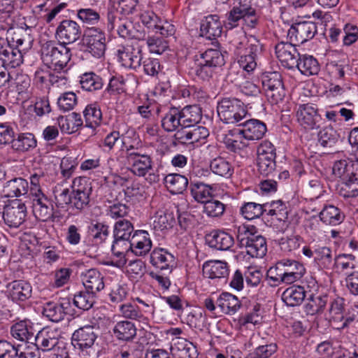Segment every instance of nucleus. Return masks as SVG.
<instances>
[{
    "label": "nucleus",
    "mask_w": 358,
    "mask_h": 358,
    "mask_svg": "<svg viewBox=\"0 0 358 358\" xmlns=\"http://www.w3.org/2000/svg\"><path fill=\"white\" fill-rule=\"evenodd\" d=\"M243 138L242 134H238V129L229 130L223 136L222 142L228 150L236 153L248 146V144L242 140Z\"/></svg>",
    "instance_id": "49530a36"
},
{
    "label": "nucleus",
    "mask_w": 358,
    "mask_h": 358,
    "mask_svg": "<svg viewBox=\"0 0 358 358\" xmlns=\"http://www.w3.org/2000/svg\"><path fill=\"white\" fill-rule=\"evenodd\" d=\"M265 213L270 216H275L276 220L285 222L288 218L286 204L281 200L272 201L264 203Z\"/></svg>",
    "instance_id": "8fccbe9b"
},
{
    "label": "nucleus",
    "mask_w": 358,
    "mask_h": 358,
    "mask_svg": "<svg viewBox=\"0 0 358 358\" xmlns=\"http://www.w3.org/2000/svg\"><path fill=\"white\" fill-rule=\"evenodd\" d=\"M29 189L28 182L22 178H15L8 181L3 191L6 192L8 196H20L27 193Z\"/></svg>",
    "instance_id": "09e8293b"
},
{
    "label": "nucleus",
    "mask_w": 358,
    "mask_h": 358,
    "mask_svg": "<svg viewBox=\"0 0 358 358\" xmlns=\"http://www.w3.org/2000/svg\"><path fill=\"white\" fill-rule=\"evenodd\" d=\"M33 212L36 218L47 222L53 217V205L46 195L32 201Z\"/></svg>",
    "instance_id": "c85d7f7f"
},
{
    "label": "nucleus",
    "mask_w": 358,
    "mask_h": 358,
    "mask_svg": "<svg viewBox=\"0 0 358 358\" xmlns=\"http://www.w3.org/2000/svg\"><path fill=\"white\" fill-rule=\"evenodd\" d=\"M284 284H292L299 280L306 273L304 266L295 260L282 259Z\"/></svg>",
    "instance_id": "5701e85b"
},
{
    "label": "nucleus",
    "mask_w": 358,
    "mask_h": 358,
    "mask_svg": "<svg viewBox=\"0 0 358 358\" xmlns=\"http://www.w3.org/2000/svg\"><path fill=\"white\" fill-rule=\"evenodd\" d=\"M136 331L135 324L129 320L117 322L112 329L113 336L121 341H132L136 336Z\"/></svg>",
    "instance_id": "2f4dec72"
},
{
    "label": "nucleus",
    "mask_w": 358,
    "mask_h": 358,
    "mask_svg": "<svg viewBox=\"0 0 358 358\" xmlns=\"http://www.w3.org/2000/svg\"><path fill=\"white\" fill-rule=\"evenodd\" d=\"M319 217L325 224L336 226L344 221L345 215L338 207L334 205H325L320 211Z\"/></svg>",
    "instance_id": "72a5a7b5"
},
{
    "label": "nucleus",
    "mask_w": 358,
    "mask_h": 358,
    "mask_svg": "<svg viewBox=\"0 0 358 358\" xmlns=\"http://www.w3.org/2000/svg\"><path fill=\"white\" fill-rule=\"evenodd\" d=\"M237 240L240 247L244 248L251 257L262 258L267 252L266 238L261 234L252 233L245 227H238Z\"/></svg>",
    "instance_id": "39448f33"
},
{
    "label": "nucleus",
    "mask_w": 358,
    "mask_h": 358,
    "mask_svg": "<svg viewBox=\"0 0 358 358\" xmlns=\"http://www.w3.org/2000/svg\"><path fill=\"white\" fill-rule=\"evenodd\" d=\"M27 207L21 200L14 199L3 206V219L10 227L17 228L27 217Z\"/></svg>",
    "instance_id": "f8f14e48"
},
{
    "label": "nucleus",
    "mask_w": 358,
    "mask_h": 358,
    "mask_svg": "<svg viewBox=\"0 0 358 358\" xmlns=\"http://www.w3.org/2000/svg\"><path fill=\"white\" fill-rule=\"evenodd\" d=\"M306 296L304 287L294 285L287 288L282 294V299L288 306L300 305Z\"/></svg>",
    "instance_id": "a19ab883"
},
{
    "label": "nucleus",
    "mask_w": 358,
    "mask_h": 358,
    "mask_svg": "<svg viewBox=\"0 0 358 358\" xmlns=\"http://www.w3.org/2000/svg\"><path fill=\"white\" fill-rule=\"evenodd\" d=\"M226 206L217 199H210L203 203V213L210 217H220L225 211Z\"/></svg>",
    "instance_id": "680f3d73"
},
{
    "label": "nucleus",
    "mask_w": 358,
    "mask_h": 358,
    "mask_svg": "<svg viewBox=\"0 0 358 358\" xmlns=\"http://www.w3.org/2000/svg\"><path fill=\"white\" fill-rule=\"evenodd\" d=\"M242 129H238V134H242L243 139L247 141H258L265 135L267 128L263 122L250 119L239 124Z\"/></svg>",
    "instance_id": "aec40b11"
},
{
    "label": "nucleus",
    "mask_w": 358,
    "mask_h": 358,
    "mask_svg": "<svg viewBox=\"0 0 358 358\" xmlns=\"http://www.w3.org/2000/svg\"><path fill=\"white\" fill-rule=\"evenodd\" d=\"M275 157L276 156L260 155L257 157V166L259 172L264 176H269L275 173Z\"/></svg>",
    "instance_id": "338daca9"
},
{
    "label": "nucleus",
    "mask_w": 358,
    "mask_h": 358,
    "mask_svg": "<svg viewBox=\"0 0 358 358\" xmlns=\"http://www.w3.org/2000/svg\"><path fill=\"white\" fill-rule=\"evenodd\" d=\"M164 182L166 188L172 194L182 193L188 185L187 178L179 173H170L165 176Z\"/></svg>",
    "instance_id": "a18cd8bd"
},
{
    "label": "nucleus",
    "mask_w": 358,
    "mask_h": 358,
    "mask_svg": "<svg viewBox=\"0 0 358 358\" xmlns=\"http://www.w3.org/2000/svg\"><path fill=\"white\" fill-rule=\"evenodd\" d=\"M202 270L203 275L210 279L226 278L229 273L227 263L220 260H210L204 262Z\"/></svg>",
    "instance_id": "a878e982"
},
{
    "label": "nucleus",
    "mask_w": 358,
    "mask_h": 358,
    "mask_svg": "<svg viewBox=\"0 0 358 358\" xmlns=\"http://www.w3.org/2000/svg\"><path fill=\"white\" fill-rule=\"evenodd\" d=\"M122 143L125 151L126 159L131 166V172L139 177H144L148 174L147 180L150 182H157L159 176L152 173L153 162L151 156L134 145H128L123 140H122Z\"/></svg>",
    "instance_id": "f03ea898"
},
{
    "label": "nucleus",
    "mask_w": 358,
    "mask_h": 358,
    "mask_svg": "<svg viewBox=\"0 0 358 358\" xmlns=\"http://www.w3.org/2000/svg\"><path fill=\"white\" fill-rule=\"evenodd\" d=\"M85 126L89 128H96L102 122V112L99 104L94 102L87 105L83 110Z\"/></svg>",
    "instance_id": "c03bdc74"
},
{
    "label": "nucleus",
    "mask_w": 358,
    "mask_h": 358,
    "mask_svg": "<svg viewBox=\"0 0 358 358\" xmlns=\"http://www.w3.org/2000/svg\"><path fill=\"white\" fill-rule=\"evenodd\" d=\"M71 206L83 211L89 208L92 187L88 179L85 177L76 178L72 183Z\"/></svg>",
    "instance_id": "9d476101"
},
{
    "label": "nucleus",
    "mask_w": 358,
    "mask_h": 358,
    "mask_svg": "<svg viewBox=\"0 0 358 358\" xmlns=\"http://www.w3.org/2000/svg\"><path fill=\"white\" fill-rule=\"evenodd\" d=\"M42 314L45 317L53 322H59L64 318L57 302L54 301L44 303Z\"/></svg>",
    "instance_id": "052dcab7"
},
{
    "label": "nucleus",
    "mask_w": 358,
    "mask_h": 358,
    "mask_svg": "<svg viewBox=\"0 0 358 358\" xmlns=\"http://www.w3.org/2000/svg\"><path fill=\"white\" fill-rule=\"evenodd\" d=\"M57 122L61 131L66 134L76 132L83 124L80 115L77 113H72L66 116H59Z\"/></svg>",
    "instance_id": "ea45409f"
},
{
    "label": "nucleus",
    "mask_w": 358,
    "mask_h": 358,
    "mask_svg": "<svg viewBox=\"0 0 358 358\" xmlns=\"http://www.w3.org/2000/svg\"><path fill=\"white\" fill-rule=\"evenodd\" d=\"M97 335L92 326L87 325L76 330L72 334L71 343L83 356L95 353L94 343Z\"/></svg>",
    "instance_id": "1a4fd4ad"
},
{
    "label": "nucleus",
    "mask_w": 358,
    "mask_h": 358,
    "mask_svg": "<svg viewBox=\"0 0 358 358\" xmlns=\"http://www.w3.org/2000/svg\"><path fill=\"white\" fill-rule=\"evenodd\" d=\"M212 188L203 182H194L190 183V191L193 198L198 202L204 203L211 196Z\"/></svg>",
    "instance_id": "4d7b16f0"
},
{
    "label": "nucleus",
    "mask_w": 358,
    "mask_h": 358,
    "mask_svg": "<svg viewBox=\"0 0 358 358\" xmlns=\"http://www.w3.org/2000/svg\"><path fill=\"white\" fill-rule=\"evenodd\" d=\"M210 170L216 176L224 178H231L234 173V167L231 161L223 157H217L210 162Z\"/></svg>",
    "instance_id": "c9c22d12"
},
{
    "label": "nucleus",
    "mask_w": 358,
    "mask_h": 358,
    "mask_svg": "<svg viewBox=\"0 0 358 358\" xmlns=\"http://www.w3.org/2000/svg\"><path fill=\"white\" fill-rule=\"evenodd\" d=\"M82 34L80 24L70 19L62 20L55 30V37L58 42L65 45L71 44L78 41Z\"/></svg>",
    "instance_id": "ddd939ff"
},
{
    "label": "nucleus",
    "mask_w": 358,
    "mask_h": 358,
    "mask_svg": "<svg viewBox=\"0 0 358 358\" xmlns=\"http://www.w3.org/2000/svg\"><path fill=\"white\" fill-rule=\"evenodd\" d=\"M89 231L96 243H103L109 236V227L101 222L92 223Z\"/></svg>",
    "instance_id": "0e129e2a"
},
{
    "label": "nucleus",
    "mask_w": 358,
    "mask_h": 358,
    "mask_svg": "<svg viewBox=\"0 0 358 358\" xmlns=\"http://www.w3.org/2000/svg\"><path fill=\"white\" fill-rule=\"evenodd\" d=\"M201 35L209 40L220 37L222 31V24L217 15L206 16L201 22L200 27Z\"/></svg>",
    "instance_id": "393cba45"
},
{
    "label": "nucleus",
    "mask_w": 358,
    "mask_h": 358,
    "mask_svg": "<svg viewBox=\"0 0 358 358\" xmlns=\"http://www.w3.org/2000/svg\"><path fill=\"white\" fill-rule=\"evenodd\" d=\"M11 336L21 342L29 343L34 338V328L28 320H22L14 323L10 329Z\"/></svg>",
    "instance_id": "cd10ccee"
},
{
    "label": "nucleus",
    "mask_w": 358,
    "mask_h": 358,
    "mask_svg": "<svg viewBox=\"0 0 358 358\" xmlns=\"http://www.w3.org/2000/svg\"><path fill=\"white\" fill-rule=\"evenodd\" d=\"M294 42L281 41L275 46V52L282 65L287 69L295 68L300 54L295 48Z\"/></svg>",
    "instance_id": "dca6fc26"
},
{
    "label": "nucleus",
    "mask_w": 358,
    "mask_h": 358,
    "mask_svg": "<svg viewBox=\"0 0 358 358\" xmlns=\"http://www.w3.org/2000/svg\"><path fill=\"white\" fill-rule=\"evenodd\" d=\"M80 78L81 87L85 91L96 92L103 87L102 78L94 72L85 73Z\"/></svg>",
    "instance_id": "3c124183"
},
{
    "label": "nucleus",
    "mask_w": 358,
    "mask_h": 358,
    "mask_svg": "<svg viewBox=\"0 0 358 358\" xmlns=\"http://www.w3.org/2000/svg\"><path fill=\"white\" fill-rule=\"evenodd\" d=\"M60 332L56 328L45 327L34 336L35 346L42 351H50L58 343Z\"/></svg>",
    "instance_id": "6ab92c4d"
},
{
    "label": "nucleus",
    "mask_w": 358,
    "mask_h": 358,
    "mask_svg": "<svg viewBox=\"0 0 358 358\" xmlns=\"http://www.w3.org/2000/svg\"><path fill=\"white\" fill-rule=\"evenodd\" d=\"M134 232L132 223L125 219L120 220L115 222L113 227V237L117 238H131Z\"/></svg>",
    "instance_id": "bf43d9fd"
},
{
    "label": "nucleus",
    "mask_w": 358,
    "mask_h": 358,
    "mask_svg": "<svg viewBox=\"0 0 358 358\" xmlns=\"http://www.w3.org/2000/svg\"><path fill=\"white\" fill-rule=\"evenodd\" d=\"M96 294L88 290L76 293L73 298V303L78 308L84 311L89 310L95 303Z\"/></svg>",
    "instance_id": "864d4df0"
},
{
    "label": "nucleus",
    "mask_w": 358,
    "mask_h": 358,
    "mask_svg": "<svg viewBox=\"0 0 358 358\" xmlns=\"http://www.w3.org/2000/svg\"><path fill=\"white\" fill-rule=\"evenodd\" d=\"M343 299H337L331 303L329 308L330 321L335 328L340 329L346 327L352 321L350 317L345 318L343 314Z\"/></svg>",
    "instance_id": "bb28decb"
},
{
    "label": "nucleus",
    "mask_w": 358,
    "mask_h": 358,
    "mask_svg": "<svg viewBox=\"0 0 358 358\" xmlns=\"http://www.w3.org/2000/svg\"><path fill=\"white\" fill-rule=\"evenodd\" d=\"M317 137L321 146L331 148L337 143L340 136L332 127H326L319 131Z\"/></svg>",
    "instance_id": "5fc2aeb1"
},
{
    "label": "nucleus",
    "mask_w": 358,
    "mask_h": 358,
    "mask_svg": "<svg viewBox=\"0 0 358 358\" xmlns=\"http://www.w3.org/2000/svg\"><path fill=\"white\" fill-rule=\"evenodd\" d=\"M206 241L210 248L217 250H229L234 244L231 235L220 230H214L206 236Z\"/></svg>",
    "instance_id": "b1692460"
},
{
    "label": "nucleus",
    "mask_w": 358,
    "mask_h": 358,
    "mask_svg": "<svg viewBox=\"0 0 358 358\" xmlns=\"http://www.w3.org/2000/svg\"><path fill=\"white\" fill-rule=\"evenodd\" d=\"M327 303V295L310 293L308 295L307 301L304 305V311L310 315H320L324 311Z\"/></svg>",
    "instance_id": "f704fd0d"
},
{
    "label": "nucleus",
    "mask_w": 358,
    "mask_h": 358,
    "mask_svg": "<svg viewBox=\"0 0 358 358\" xmlns=\"http://www.w3.org/2000/svg\"><path fill=\"white\" fill-rule=\"evenodd\" d=\"M216 305L222 313L228 315L236 313L241 308L238 297L229 292H222L217 298Z\"/></svg>",
    "instance_id": "e433bc0d"
},
{
    "label": "nucleus",
    "mask_w": 358,
    "mask_h": 358,
    "mask_svg": "<svg viewBox=\"0 0 358 358\" xmlns=\"http://www.w3.org/2000/svg\"><path fill=\"white\" fill-rule=\"evenodd\" d=\"M295 67L306 76L317 75L320 70L318 61L313 56L306 54L300 55Z\"/></svg>",
    "instance_id": "58836bf2"
},
{
    "label": "nucleus",
    "mask_w": 358,
    "mask_h": 358,
    "mask_svg": "<svg viewBox=\"0 0 358 358\" xmlns=\"http://www.w3.org/2000/svg\"><path fill=\"white\" fill-rule=\"evenodd\" d=\"M355 169L356 171L358 169V162H354L348 159H341L334 164L332 171L334 175L343 181L356 174Z\"/></svg>",
    "instance_id": "79ce46f5"
},
{
    "label": "nucleus",
    "mask_w": 358,
    "mask_h": 358,
    "mask_svg": "<svg viewBox=\"0 0 358 358\" xmlns=\"http://www.w3.org/2000/svg\"><path fill=\"white\" fill-rule=\"evenodd\" d=\"M317 33V26L312 22H300L291 26L287 31V38L292 42L303 44L312 39Z\"/></svg>",
    "instance_id": "4468645a"
},
{
    "label": "nucleus",
    "mask_w": 358,
    "mask_h": 358,
    "mask_svg": "<svg viewBox=\"0 0 358 358\" xmlns=\"http://www.w3.org/2000/svg\"><path fill=\"white\" fill-rule=\"evenodd\" d=\"M29 29L17 28L8 32L10 36L0 38V61L6 68H15L23 62V54L29 50L33 38L28 32Z\"/></svg>",
    "instance_id": "f257e3e1"
},
{
    "label": "nucleus",
    "mask_w": 358,
    "mask_h": 358,
    "mask_svg": "<svg viewBox=\"0 0 358 358\" xmlns=\"http://www.w3.org/2000/svg\"><path fill=\"white\" fill-rule=\"evenodd\" d=\"M12 148L17 152H25L36 147L37 141L31 133H22L17 135V138L11 139Z\"/></svg>",
    "instance_id": "37998d69"
},
{
    "label": "nucleus",
    "mask_w": 358,
    "mask_h": 358,
    "mask_svg": "<svg viewBox=\"0 0 358 358\" xmlns=\"http://www.w3.org/2000/svg\"><path fill=\"white\" fill-rule=\"evenodd\" d=\"M302 253L308 258H313V262L319 269H329L332 265V250L329 247L317 246L312 250L310 247L304 246Z\"/></svg>",
    "instance_id": "a211bd4d"
},
{
    "label": "nucleus",
    "mask_w": 358,
    "mask_h": 358,
    "mask_svg": "<svg viewBox=\"0 0 358 358\" xmlns=\"http://www.w3.org/2000/svg\"><path fill=\"white\" fill-rule=\"evenodd\" d=\"M358 173L341 182L337 187L339 195L343 198L358 196Z\"/></svg>",
    "instance_id": "de8ad7c7"
},
{
    "label": "nucleus",
    "mask_w": 358,
    "mask_h": 358,
    "mask_svg": "<svg viewBox=\"0 0 358 358\" xmlns=\"http://www.w3.org/2000/svg\"><path fill=\"white\" fill-rule=\"evenodd\" d=\"M174 256L164 248L154 249L150 257L151 264L160 271L171 273L174 264Z\"/></svg>",
    "instance_id": "4be33fe9"
},
{
    "label": "nucleus",
    "mask_w": 358,
    "mask_h": 358,
    "mask_svg": "<svg viewBox=\"0 0 358 358\" xmlns=\"http://www.w3.org/2000/svg\"><path fill=\"white\" fill-rule=\"evenodd\" d=\"M195 74L203 80L212 77L214 69L223 66L225 63L224 55L216 49H208L195 56Z\"/></svg>",
    "instance_id": "20e7f679"
},
{
    "label": "nucleus",
    "mask_w": 358,
    "mask_h": 358,
    "mask_svg": "<svg viewBox=\"0 0 358 358\" xmlns=\"http://www.w3.org/2000/svg\"><path fill=\"white\" fill-rule=\"evenodd\" d=\"M152 248V241L146 231H136L131 237V252L136 255H146Z\"/></svg>",
    "instance_id": "c756f323"
},
{
    "label": "nucleus",
    "mask_w": 358,
    "mask_h": 358,
    "mask_svg": "<svg viewBox=\"0 0 358 358\" xmlns=\"http://www.w3.org/2000/svg\"><path fill=\"white\" fill-rule=\"evenodd\" d=\"M217 115L226 124H236L247 115L246 107L239 99L234 97H224L217 103Z\"/></svg>",
    "instance_id": "423d86ee"
},
{
    "label": "nucleus",
    "mask_w": 358,
    "mask_h": 358,
    "mask_svg": "<svg viewBox=\"0 0 358 358\" xmlns=\"http://www.w3.org/2000/svg\"><path fill=\"white\" fill-rule=\"evenodd\" d=\"M6 295L13 302H24L31 297L32 287L27 280H13L6 284Z\"/></svg>",
    "instance_id": "f3484780"
},
{
    "label": "nucleus",
    "mask_w": 358,
    "mask_h": 358,
    "mask_svg": "<svg viewBox=\"0 0 358 358\" xmlns=\"http://www.w3.org/2000/svg\"><path fill=\"white\" fill-rule=\"evenodd\" d=\"M180 117L179 108H170L162 120L163 129L168 132L176 131L179 127H182Z\"/></svg>",
    "instance_id": "603ef678"
},
{
    "label": "nucleus",
    "mask_w": 358,
    "mask_h": 358,
    "mask_svg": "<svg viewBox=\"0 0 358 358\" xmlns=\"http://www.w3.org/2000/svg\"><path fill=\"white\" fill-rule=\"evenodd\" d=\"M118 62L126 69L136 70L142 60V49L138 42L131 43L117 49Z\"/></svg>",
    "instance_id": "9b49d317"
},
{
    "label": "nucleus",
    "mask_w": 358,
    "mask_h": 358,
    "mask_svg": "<svg viewBox=\"0 0 358 358\" xmlns=\"http://www.w3.org/2000/svg\"><path fill=\"white\" fill-rule=\"evenodd\" d=\"M262 83L265 95L271 104H278L283 101L286 90L279 73L271 72L264 75Z\"/></svg>",
    "instance_id": "6e6552de"
},
{
    "label": "nucleus",
    "mask_w": 358,
    "mask_h": 358,
    "mask_svg": "<svg viewBox=\"0 0 358 358\" xmlns=\"http://www.w3.org/2000/svg\"><path fill=\"white\" fill-rule=\"evenodd\" d=\"M174 223L175 218L172 213L159 210L157 211L153 217L152 227L155 233L160 235V233L164 234L172 229Z\"/></svg>",
    "instance_id": "473e14b6"
},
{
    "label": "nucleus",
    "mask_w": 358,
    "mask_h": 358,
    "mask_svg": "<svg viewBox=\"0 0 358 358\" xmlns=\"http://www.w3.org/2000/svg\"><path fill=\"white\" fill-rule=\"evenodd\" d=\"M76 17L83 24L96 25L101 20L99 12L91 8H80L77 10Z\"/></svg>",
    "instance_id": "e2e57ef3"
},
{
    "label": "nucleus",
    "mask_w": 358,
    "mask_h": 358,
    "mask_svg": "<svg viewBox=\"0 0 358 358\" xmlns=\"http://www.w3.org/2000/svg\"><path fill=\"white\" fill-rule=\"evenodd\" d=\"M82 281L85 289L94 294L101 291L105 287L103 275L94 268L83 273Z\"/></svg>",
    "instance_id": "7c9ffc66"
},
{
    "label": "nucleus",
    "mask_w": 358,
    "mask_h": 358,
    "mask_svg": "<svg viewBox=\"0 0 358 358\" xmlns=\"http://www.w3.org/2000/svg\"><path fill=\"white\" fill-rule=\"evenodd\" d=\"M53 194L57 207L64 208L67 205L71 204L72 192L69 188L57 185L54 188Z\"/></svg>",
    "instance_id": "69168bd1"
},
{
    "label": "nucleus",
    "mask_w": 358,
    "mask_h": 358,
    "mask_svg": "<svg viewBox=\"0 0 358 358\" xmlns=\"http://www.w3.org/2000/svg\"><path fill=\"white\" fill-rule=\"evenodd\" d=\"M278 350V345L275 343H271L266 345H262L250 352L245 358H269Z\"/></svg>",
    "instance_id": "774afa93"
},
{
    "label": "nucleus",
    "mask_w": 358,
    "mask_h": 358,
    "mask_svg": "<svg viewBox=\"0 0 358 358\" xmlns=\"http://www.w3.org/2000/svg\"><path fill=\"white\" fill-rule=\"evenodd\" d=\"M41 52L43 62L54 71L64 70L71 57V49L66 45L55 41L42 43Z\"/></svg>",
    "instance_id": "7ed1b4c3"
},
{
    "label": "nucleus",
    "mask_w": 358,
    "mask_h": 358,
    "mask_svg": "<svg viewBox=\"0 0 358 358\" xmlns=\"http://www.w3.org/2000/svg\"><path fill=\"white\" fill-rule=\"evenodd\" d=\"M171 353L174 358H196V347L185 338L176 337L172 339Z\"/></svg>",
    "instance_id": "412c9836"
},
{
    "label": "nucleus",
    "mask_w": 358,
    "mask_h": 358,
    "mask_svg": "<svg viewBox=\"0 0 358 358\" xmlns=\"http://www.w3.org/2000/svg\"><path fill=\"white\" fill-rule=\"evenodd\" d=\"M106 40L105 33L101 29L88 28L82 40V50L95 58H101L106 51Z\"/></svg>",
    "instance_id": "0eeeda50"
},
{
    "label": "nucleus",
    "mask_w": 358,
    "mask_h": 358,
    "mask_svg": "<svg viewBox=\"0 0 358 358\" xmlns=\"http://www.w3.org/2000/svg\"><path fill=\"white\" fill-rule=\"evenodd\" d=\"M181 118L182 127L190 128L198 124L201 118V110L196 105H189L179 109Z\"/></svg>",
    "instance_id": "4c0bfd02"
},
{
    "label": "nucleus",
    "mask_w": 358,
    "mask_h": 358,
    "mask_svg": "<svg viewBox=\"0 0 358 358\" xmlns=\"http://www.w3.org/2000/svg\"><path fill=\"white\" fill-rule=\"evenodd\" d=\"M240 213L245 219L248 220L259 218L265 213L264 203L245 202L240 208Z\"/></svg>",
    "instance_id": "6e6d98bb"
},
{
    "label": "nucleus",
    "mask_w": 358,
    "mask_h": 358,
    "mask_svg": "<svg viewBox=\"0 0 358 358\" xmlns=\"http://www.w3.org/2000/svg\"><path fill=\"white\" fill-rule=\"evenodd\" d=\"M119 311L120 315L126 319L138 321L147 320V318L143 316L139 308L131 303L121 304L119 307Z\"/></svg>",
    "instance_id": "13d9d810"
},
{
    "label": "nucleus",
    "mask_w": 358,
    "mask_h": 358,
    "mask_svg": "<svg viewBox=\"0 0 358 358\" xmlns=\"http://www.w3.org/2000/svg\"><path fill=\"white\" fill-rule=\"evenodd\" d=\"M296 119L302 127L305 129L311 130L319 126L321 117L315 104L303 103L298 106Z\"/></svg>",
    "instance_id": "2eb2a0df"
}]
</instances>
